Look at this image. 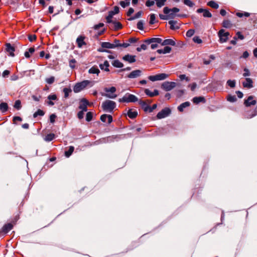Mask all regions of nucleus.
<instances>
[{
    "mask_svg": "<svg viewBox=\"0 0 257 257\" xmlns=\"http://www.w3.org/2000/svg\"><path fill=\"white\" fill-rule=\"evenodd\" d=\"M116 103L110 100H106L102 103V108L105 112L111 113L116 107Z\"/></svg>",
    "mask_w": 257,
    "mask_h": 257,
    "instance_id": "1",
    "label": "nucleus"
},
{
    "mask_svg": "<svg viewBox=\"0 0 257 257\" xmlns=\"http://www.w3.org/2000/svg\"><path fill=\"white\" fill-rule=\"evenodd\" d=\"M138 101V98L134 94L130 93H126L122 97L118 99L120 103H130L135 102Z\"/></svg>",
    "mask_w": 257,
    "mask_h": 257,
    "instance_id": "2",
    "label": "nucleus"
},
{
    "mask_svg": "<svg viewBox=\"0 0 257 257\" xmlns=\"http://www.w3.org/2000/svg\"><path fill=\"white\" fill-rule=\"evenodd\" d=\"M91 82L89 80H83L80 82L77 83L73 87V91L75 93H78L87 87Z\"/></svg>",
    "mask_w": 257,
    "mask_h": 257,
    "instance_id": "3",
    "label": "nucleus"
},
{
    "mask_svg": "<svg viewBox=\"0 0 257 257\" xmlns=\"http://www.w3.org/2000/svg\"><path fill=\"white\" fill-rule=\"evenodd\" d=\"M104 94H102V96H104L107 98L110 99H114L117 97V95L115 94L116 89L115 87L112 86L110 88L105 87L104 88Z\"/></svg>",
    "mask_w": 257,
    "mask_h": 257,
    "instance_id": "4",
    "label": "nucleus"
},
{
    "mask_svg": "<svg viewBox=\"0 0 257 257\" xmlns=\"http://www.w3.org/2000/svg\"><path fill=\"white\" fill-rule=\"evenodd\" d=\"M218 36L219 38V42L223 43L226 42L228 40L229 33L228 32H225L224 29H221L218 32Z\"/></svg>",
    "mask_w": 257,
    "mask_h": 257,
    "instance_id": "5",
    "label": "nucleus"
},
{
    "mask_svg": "<svg viewBox=\"0 0 257 257\" xmlns=\"http://www.w3.org/2000/svg\"><path fill=\"white\" fill-rule=\"evenodd\" d=\"M168 74L166 73H159L155 75H152L148 77L150 80L152 81H156L159 80H165L168 77Z\"/></svg>",
    "mask_w": 257,
    "mask_h": 257,
    "instance_id": "6",
    "label": "nucleus"
},
{
    "mask_svg": "<svg viewBox=\"0 0 257 257\" xmlns=\"http://www.w3.org/2000/svg\"><path fill=\"white\" fill-rule=\"evenodd\" d=\"M171 112V109L168 107H166L158 113L157 115V117L158 119H162L165 118L169 116Z\"/></svg>",
    "mask_w": 257,
    "mask_h": 257,
    "instance_id": "7",
    "label": "nucleus"
},
{
    "mask_svg": "<svg viewBox=\"0 0 257 257\" xmlns=\"http://www.w3.org/2000/svg\"><path fill=\"white\" fill-rule=\"evenodd\" d=\"M176 85V83L174 82L165 81L162 83L161 87L165 90L168 91L175 87Z\"/></svg>",
    "mask_w": 257,
    "mask_h": 257,
    "instance_id": "8",
    "label": "nucleus"
},
{
    "mask_svg": "<svg viewBox=\"0 0 257 257\" xmlns=\"http://www.w3.org/2000/svg\"><path fill=\"white\" fill-rule=\"evenodd\" d=\"M89 105V101L85 98H82L80 101L78 108L85 112L87 111V106Z\"/></svg>",
    "mask_w": 257,
    "mask_h": 257,
    "instance_id": "9",
    "label": "nucleus"
},
{
    "mask_svg": "<svg viewBox=\"0 0 257 257\" xmlns=\"http://www.w3.org/2000/svg\"><path fill=\"white\" fill-rule=\"evenodd\" d=\"M177 15L178 14L173 12H169L167 14H165V15L160 14H159V17L161 20H168L174 19L176 17H177Z\"/></svg>",
    "mask_w": 257,
    "mask_h": 257,
    "instance_id": "10",
    "label": "nucleus"
},
{
    "mask_svg": "<svg viewBox=\"0 0 257 257\" xmlns=\"http://www.w3.org/2000/svg\"><path fill=\"white\" fill-rule=\"evenodd\" d=\"M256 103V101L253 99V97L251 95L249 96L246 99L244 100V104L246 107L254 105Z\"/></svg>",
    "mask_w": 257,
    "mask_h": 257,
    "instance_id": "11",
    "label": "nucleus"
},
{
    "mask_svg": "<svg viewBox=\"0 0 257 257\" xmlns=\"http://www.w3.org/2000/svg\"><path fill=\"white\" fill-rule=\"evenodd\" d=\"M144 42L147 45H149L152 43H159L162 44V39L160 38H152L146 39L144 41Z\"/></svg>",
    "mask_w": 257,
    "mask_h": 257,
    "instance_id": "12",
    "label": "nucleus"
},
{
    "mask_svg": "<svg viewBox=\"0 0 257 257\" xmlns=\"http://www.w3.org/2000/svg\"><path fill=\"white\" fill-rule=\"evenodd\" d=\"M112 44L114 46V48H119V47H122V48H125L130 46L129 43H121L120 42V41L117 39H115L114 40L113 43H112Z\"/></svg>",
    "mask_w": 257,
    "mask_h": 257,
    "instance_id": "13",
    "label": "nucleus"
},
{
    "mask_svg": "<svg viewBox=\"0 0 257 257\" xmlns=\"http://www.w3.org/2000/svg\"><path fill=\"white\" fill-rule=\"evenodd\" d=\"M85 37L83 35L79 36L76 39V43L78 47L81 48L83 45H86V43L84 41Z\"/></svg>",
    "mask_w": 257,
    "mask_h": 257,
    "instance_id": "14",
    "label": "nucleus"
},
{
    "mask_svg": "<svg viewBox=\"0 0 257 257\" xmlns=\"http://www.w3.org/2000/svg\"><path fill=\"white\" fill-rule=\"evenodd\" d=\"M142 71L140 70H136L131 72L127 76L128 78H135L141 76Z\"/></svg>",
    "mask_w": 257,
    "mask_h": 257,
    "instance_id": "15",
    "label": "nucleus"
},
{
    "mask_svg": "<svg viewBox=\"0 0 257 257\" xmlns=\"http://www.w3.org/2000/svg\"><path fill=\"white\" fill-rule=\"evenodd\" d=\"M122 60L130 63L136 62V56L127 54L122 57Z\"/></svg>",
    "mask_w": 257,
    "mask_h": 257,
    "instance_id": "16",
    "label": "nucleus"
},
{
    "mask_svg": "<svg viewBox=\"0 0 257 257\" xmlns=\"http://www.w3.org/2000/svg\"><path fill=\"white\" fill-rule=\"evenodd\" d=\"M100 119L103 122H105L107 119L108 124H110L113 120L112 116L110 114H106L101 115Z\"/></svg>",
    "mask_w": 257,
    "mask_h": 257,
    "instance_id": "17",
    "label": "nucleus"
},
{
    "mask_svg": "<svg viewBox=\"0 0 257 257\" xmlns=\"http://www.w3.org/2000/svg\"><path fill=\"white\" fill-rule=\"evenodd\" d=\"M252 83L253 82L250 78H246L245 81L242 82V85L244 87L249 89L253 87Z\"/></svg>",
    "mask_w": 257,
    "mask_h": 257,
    "instance_id": "18",
    "label": "nucleus"
},
{
    "mask_svg": "<svg viewBox=\"0 0 257 257\" xmlns=\"http://www.w3.org/2000/svg\"><path fill=\"white\" fill-rule=\"evenodd\" d=\"M109 27L110 29H112L115 31H117L121 29L122 28V26L120 23L116 21H114L112 25H109Z\"/></svg>",
    "mask_w": 257,
    "mask_h": 257,
    "instance_id": "19",
    "label": "nucleus"
},
{
    "mask_svg": "<svg viewBox=\"0 0 257 257\" xmlns=\"http://www.w3.org/2000/svg\"><path fill=\"white\" fill-rule=\"evenodd\" d=\"M180 11L179 9L174 7L172 9H170L167 7H166L163 9V12L165 14H167L169 12H173L174 13H177Z\"/></svg>",
    "mask_w": 257,
    "mask_h": 257,
    "instance_id": "20",
    "label": "nucleus"
},
{
    "mask_svg": "<svg viewBox=\"0 0 257 257\" xmlns=\"http://www.w3.org/2000/svg\"><path fill=\"white\" fill-rule=\"evenodd\" d=\"M127 115L130 118L134 119L138 115V111L136 110L129 109L127 111Z\"/></svg>",
    "mask_w": 257,
    "mask_h": 257,
    "instance_id": "21",
    "label": "nucleus"
},
{
    "mask_svg": "<svg viewBox=\"0 0 257 257\" xmlns=\"http://www.w3.org/2000/svg\"><path fill=\"white\" fill-rule=\"evenodd\" d=\"M192 101L195 104H198L200 102L205 103L206 100L203 96H196L193 98Z\"/></svg>",
    "mask_w": 257,
    "mask_h": 257,
    "instance_id": "22",
    "label": "nucleus"
},
{
    "mask_svg": "<svg viewBox=\"0 0 257 257\" xmlns=\"http://www.w3.org/2000/svg\"><path fill=\"white\" fill-rule=\"evenodd\" d=\"M175 41L171 39H165L162 43V45L166 46H168L167 45L175 46Z\"/></svg>",
    "mask_w": 257,
    "mask_h": 257,
    "instance_id": "23",
    "label": "nucleus"
},
{
    "mask_svg": "<svg viewBox=\"0 0 257 257\" xmlns=\"http://www.w3.org/2000/svg\"><path fill=\"white\" fill-rule=\"evenodd\" d=\"M13 227V225L12 223H9L4 225L2 228V231L5 233H7L9 232Z\"/></svg>",
    "mask_w": 257,
    "mask_h": 257,
    "instance_id": "24",
    "label": "nucleus"
},
{
    "mask_svg": "<svg viewBox=\"0 0 257 257\" xmlns=\"http://www.w3.org/2000/svg\"><path fill=\"white\" fill-rule=\"evenodd\" d=\"M6 50L10 53V55L13 57L14 56V52L15 51V48L10 43H7L6 45Z\"/></svg>",
    "mask_w": 257,
    "mask_h": 257,
    "instance_id": "25",
    "label": "nucleus"
},
{
    "mask_svg": "<svg viewBox=\"0 0 257 257\" xmlns=\"http://www.w3.org/2000/svg\"><path fill=\"white\" fill-rule=\"evenodd\" d=\"M99 66L100 68L102 70H104L106 72L109 71V69L108 68V67L109 66V62L107 60H105L103 64H100L99 65Z\"/></svg>",
    "mask_w": 257,
    "mask_h": 257,
    "instance_id": "26",
    "label": "nucleus"
},
{
    "mask_svg": "<svg viewBox=\"0 0 257 257\" xmlns=\"http://www.w3.org/2000/svg\"><path fill=\"white\" fill-rule=\"evenodd\" d=\"M177 22L176 21L170 20L168 22L169 24L170 25V29L172 30H178L180 29V26L176 25Z\"/></svg>",
    "mask_w": 257,
    "mask_h": 257,
    "instance_id": "27",
    "label": "nucleus"
},
{
    "mask_svg": "<svg viewBox=\"0 0 257 257\" xmlns=\"http://www.w3.org/2000/svg\"><path fill=\"white\" fill-rule=\"evenodd\" d=\"M171 48L169 46H165L163 49H158L157 52L159 54H167L169 53L171 51Z\"/></svg>",
    "mask_w": 257,
    "mask_h": 257,
    "instance_id": "28",
    "label": "nucleus"
},
{
    "mask_svg": "<svg viewBox=\"0 0 257 257\" xmlns=\"http://www.w3.org/2000/svg\"><path fill=\"white\" fill-rule=\"evenodd\" d=\"M190 105V103L189 101L183 102L178 106V110L180 112H182L185 108L189 106Z\"/></svg>",
    "mask_w": 257,
    "mask_h": 257,
    "instance_id": "29",
    "label": "nucleus"
},
{
    "mask_svg": "<svg viewBox=\"0 0 257 257\" xmlns=\"http://www.w3.org/2000/svg\"><path fill=\"white\" fill-rule=\"evenodd\" d=\"M88 73L90 74H96L97 75H98L100 70L97 66H94L89 69Z\"/></svg>",
    "mask_w": 257,
    "mask_h": 257,
    "instance_id": "30",
    "label": "nucleus"
},
{
    "mask_svg": "<svg viewBox=\"0 0 257 257\" xmlns=\"http://www.w3.org/2000/svg\"><path fill=\"white\" fill-rule=\"evenodd\" d=\"M8 105L6 102H2L0 104V110L3 112L5 113L8 110Z\"/></svg>",
    "mask_w": 257,
    "mask_h": 257,
    "instance_id": "31",
    "label": "nucleus"
},
{
    "mask_svg": "<svg viewBox=\"0 0 257 257\" xmlns=\"http://www.w3.org/2000/svg\"><path fill=\"white\" fill-rule=\"evenodd\" d=\"M101 46L102 48H105L106 49H113L114 48V46L112 44V43H110L109 42H102L101 43Z\"/></svg>",
    "mask_w": 257,
    "mask_h": 257,
    "instance_id": "32",
    "label": "nucleus"
},
{
    "mask_svg": "<svg viewBox=\"0 0 257 257\" xmlns=\"http://www.w3.org/2000/svg\"><path fill=\"white\" fill-rule=\"evenodd\" d=\"M112 65L116 68H122L123 67V63L120 62L118 60H115L113 61L112 62Z\"/></svg>",
    "mask_w": 257,
    "mask_h": 257,
    "instance_id": "33",
    "label": "nucleus"
},
{
    "mask_svg": "<svg viewBox=\"0 0 257 257\" xmlns=\"http://www.w3.org/2000/svg\"><path fill=\"white\" fill-rule=\"evenodd\" d=\"M74 150V147L73 146H70L67 151L65 152V155L66 157H69L72 154Z\"/></svg>",
    "mask_w": 257,
    "mask_h": 257,
    "instance_id": "34",
    "label": "nucleus"
},
{
    "mask_svg": "<svg viewBox=\"0 0 257 257\" xmlns=\"http://www.w3.org/2000/svg\"><path fill=\"white\" fill-rule=\"evenodd\" d=\"M142 14H143V12L140 11L137 12L134 16L128 19V21H133L136 19L139 18L140 17H141Z\"/></svg>",
    "mask_w": 257,
    "mask_h": 257,
    "instance_id": "35",
    "label": "nucleus"
},
{
    "mask_svg": "<svg viewBox=\"0 0 257 257\" xmlns=\"http://www.w3.org/2000/svg\"><path fill=\"white\" fill-rule=\"evenodd\" d=\"M207 5L213 9H217L219 7V5L214 1H211L207 3Z\"/></svg>",
    "mask_w": 257,
    "mask_h": 257,
    "instance_id": "36",
    "label": "nucleus"
},
{
    "mask_svg": "<svg viewBox=\"0 0 257 257\" xmlns=\"http://www.w3.org/2000/svg\"><path fill=\"white\" fill-rule=\"evenodd\" d=\"M63 91L64 93V97L67 98L68 97L69 93L72 92V90L70 88L65 87L63 89Z\"/></svg>",
    "mask_w": 257,
    "mask_h": 257,
    "instance_id": "37",
    "label": "nucleus"
},
{
    "mask_svg": "<svg viewBox=\"0 0 257 257\" xmlns=\"http://www.w3.org/2000/svg\"><path fill=\"white\" fill-rule=\"evenodd\" d=\"M167 0H155L156 5L158 8H161L165 5Z\"/></svg>",
    "mask_w": 257,
    "mask_h": 257,
    "instance_id": "38",
    "label": "nucleus"
},
{
    "mask_svg": "<svg viewBox=\"0 0 257 257\" xmlns=\"http://www.w3.org/2000/svg\"><path fill=\"white\" fill-rule=\"evenodd\" d=\"M55 138V135L54 134H49L46 135L45 140L47 142H50L54 140Z\"/></svg>",
    "mask_w": 257,
    "mask_h": 257,
    "instance_id": "39",
    "label": "nucleus"
},
{
    "mask_svg": "<svg viewBox=\"0 0 257 257\" xmlns=\"http://www.w3.org/2000/svg\"><path fill=\"white\" fill-rule=\"evenodd\" d=\"M45 114V112L43 110H41V109H38L37 110V111H36L34 114H33V117L34 118H36L38 116L40 115V116H43Z\"/></svg>",
    "mask_w": 257,
    "mask_h": 257,
    "instance_id": "40",
    "label": "nucleus"
},
{
    "mask_svg": "<svg viewBox=\"0 0 257 257\" xmlns=\"http://www.w3.org/2000/svg\"><path fill=\"white\" fill-rule=\"evenodd\" d=\"M236 15L239 18H242L243 16L248 17L250 16V14L247 12H237Z\"/></svg>",
    "mask_w": 257,
    "mask_h": 257,
    "instance_id": "41",
    "label": "nucleus"
},
{
    "mask_svg": "<svg viewBox=\"0 0 257 257\" xmlns=\"http://www.w3.org/2000/svg\"><path fill=\"white\" fill-rule=\"evenodd\" d=\"M256 114V111H255V110H254L252 112H247L245 114V116L247 118H251L253 117V116H255Z\"/></svg>",
    "mask_w": 257,
    "mask_h": 257,
    "instance_id": "42",
    "label": "nucleus"
},
{
    "mask_svg": "<svg viewBox=\"0 0 257 257\" xmlns=\"http://www.w3.org/2000/svg\"><path fill=\"white\" fill-rule=\"evenodd\" d=\"M226 83L230 87L234 88L235 86L236 82L235 80H228Z\"/></svg>",
    "mask_w": 257,
    "mask_h": 257,
    "instance_id": "43",
    "label": "nucleus"
},
{
    "mask_svg": "<svg viewBox=\"0 0 257 257\" xmlns=\"http://www.w3.org/2000/svg\"><path fill=\"white\" fill-rule=\"evenodd\" d=\"M156 16L154 14H151L150 15V21L149 24L150 25H153L156 23Z\"/></svg>",
    "mask_w": 257,
    "mask_h": 257,
    "instance_id": "44",
    "label": "nucleus"
},
{
    "mask_svg": "<svg viewBox=\"0 0 257 257\" xmlns=\"http://www.w3.org/2000/svg\"><path fill=\"white\" fill-rule=\"evenodd\" d=\"M14 107L17 110H20L21 107V102L20 100H17L14 104Z\"/></svg>",
    "mask_w": 257,
    "mask_h": 257,
    "instance_id": "45",
    "label": "nucleus"
},
{
    "mask_svg": "<svg viewBox=\"0 0 257 257\" xmlns=\"http://www.w3.org/2000/svg\"><path fill=\"white\" fill-rule=\"evenodd\" d=\"M231 25V24L230 21H229L228 20H224L222 22V26L224 28H228L230 27Z\"/></svg>",
    "mask_w": 257,
    "mask_h": 257,
    "instance_id": "46",
    "label": "nucleus"
},
{
    "mask_svg": "<svg viewBox=\"0 0 257 257\" xmlns=\"http://www.w3.org/2000/svg\"><path fill=\"white\" fill-rule=\"evenodd\" d=\"M93 118V113L92 112H88L86 115V120L88 122L92 120Z\"/></svg>",
    "mask_w": 257,
    "mask_h": 257,
    "instance_id": "47",
    "label": "nucleus"
},
{
    "mask_svg": "<svg viewBox=\"0 0 257 257\" xmlns=\"http://www.w3.org/2000/svg\"><path fill=\"white\" fill-rule=\"evenodd\" d=\"M227 100L231 102H234L236 101L237 98L235 95H228L227 97Z\"/></svg>",
    "mask_w": 257,
    "mask_h": 257,
    "instance_id": "48",
    "label": "nucleus"
},
{
    "mask_svg": "<svg viewBox=\"0 0 257 257\" xmlns=\"http://www.w3.org/2000/svg\"><path fill=\"white\" fill-rule=\"evenodd\" d=\"M203 16L205 18H211L212 17V14L208 10L204 9V11H203Z\"/></svg>",
    "mask_w": 257,
    "mask_h": 257,
    "instance_id": "49",
    "label": "nucleus"
},
{
    "mask_svg": "<svg viewBox=\"0 0 257 257\" xmlns=\"http://www.w3.org/2000/svg\"><path fill=\"white\" fill-rule=\"evenodd\" d=\"M183 3L189 7H193L194 6V4L190 0H183Z\"/></svg>",
    "mask_w": 257,
    "mask_h": 257,
    "instance_id": "50",
    "label": "nucleus"
},
{
    "mask_svg": "<svg viewBox=\"0 0 257 257\" xmlns=\"http://www.w3.org/2000/svg\"><path fill=\"white\" fill-rule=\"evenodd\" d=\"M119 4L123 8H125V7H126L130 5V2L128 1H120L119 3Z\"/></svg>",
    "mask_w": 257,
    "mask_h": 257,
    "instance_id": "51",
    "label": "nucleus"
},
{
    "mask_svg": "<svg viewBox=\"0 0 257 257\" xmlns=\"http://www.w3.org/2000/svg\"><path fill=\"white\" fill-rule=\"evenodd\" d=\"M137 28L140 30L144 29V22L142 20H140L138 22Z\"/></svg>",
    "mask_w": 257,
    "mask_h": 257,
    "instance_id": "52",
    "label": "nucleus"
},
{
    "mask_svg": "<svg viewBox=\"0 0 257 257\" xmlns=\"http://www.w3.org/2000/svg\"><path fill=\"white\" fill-rule=\"evenodd\" d=\"M155 0H147L146 2V6L148 7H150L154 5Z\"/></svg>",
    "mask_w": 257,
    "mask_h": 257,
    "instance_id": "53",
    "label": "nucleus"
},
{
    "mask_svg": "<svg viewBox=\"0 0 257 257\" xmlns=\"http://www.w3.org/2000/svg\"><path fill=\"white\" fill-rule=\"evenodd\" d=\"M195 33V31L193 29H190L189 30L187 31V32H186V36L188 37H192L194 34Z\"/></svg>",
    "mask_w": 257,
    "mask_h": 257,
    "instance_id": "54",
    "label": "nucleus"
},
{
    "mask_svg": "<svg viewBox=\"0 0 257 257\" xmlns=\"http://www.w3.org/2000/svg\"><path fill=\"white\" fill-rule=\"evenodd\" d=\"M193 40L195 43L197 44H201L202 42V40L200 38L199 36H195L193 38Z\"/></svg>",
    "mask_w": 257,
    "mask_h": 257,
    "instance_id": "55",
    "label": "nucleus"
},
{
    "mask_svg": "<svg viewBox=\"0 0 257 257\" xmlns=\"http://www.w3.org/2000/svg\"><path fill=\"white\" fill-rule=\"evenodd\" d=\"M54 80H55V78L53 76H51V77L48 78L46 79V82L49 84H52L54 82Z\"/></svg>",
    "mask_w": 257,
    "mask_h": 257,
    "instance_id": "56",
    "label": "nucleus"
},
{
    "mask_svg": "<svg viewBox=\"0 0 257 257\" xmlns=\"http://www.w3.org/2000/svg\"><path fill=\"white\" fill-rule=\"evenodd\" d=\"M76 62V61L75 59H72L70 60L69 61V66H70L71 68H72V69L74 68H75V64H75Z\"/></svg>",
    "mask_w": 257,
    "mask_h": 257,
    "instance_id": "57",
    "label": "nucleus"
},
{
    "mask_svg": "<svg viewBox=\"0 0 257 257\" xmlns=\"http://www.w3.org/2000/svg\"><path fill=\"white\" fill-rule=\"evenodd\" d=\"M56 115L55 114L53 113L50 116V121L51 123H53L55 121V118H56Z\"/></svg>",
    "mask_w": 257,
    "mask_h": 257,
    "instance_id": "58",
    "label": "nucleus"
},
{
    "mask_svg": "<svg viewBox=\"0 0 257 257\" xmlns=\"http://www.w3.org/2000/svg\"><path fill=\"white\" fill-rule=\"evenodd\" d=\"M138 102H139V104L140 105H141V106L142 107V108H144L145 107V106H146L147 105H148L147 103L146 102H145V101L144 100H142L141 99L140 100H139L138 99Z\"/></svg>",
    "mask_w": 257,
    "mask_h": 257,
    "instance_id": "59",
    "label": "nucleus"
},
{
    "mask_svg": "<svg viewBox=\"0 0 257 257\" xmlns=\"http://www.w3.org/2000/svg\"><path fill=\"white\" fill-rule=\"evenodd\" d=\"M85 111H82V110H80L79 111L78 113H77V117L79 119H81L83 118L84 117V113Z\"/></svg>",
    "mask_w": 257,
    "mask_h": 257,
    "instance_id": "60",
    "label": "nucleus"
},
{
    "mask_svg": "<svg viewBox=\"0 0 257 257\" xmlns=\"http://www.w3.org/2000/svg\"><path fill=\"white\" fill-rule=\"evenodd\" d=\"M47 98L50 100H55L57 98L56 95L54 94L48 95Z\"/></svg>",
    "mask_w": 257,
    "mask_h": 257,
    "instance_id": "61",
    "label": "nucleus"
},
{
    "mask_svg": "<svg viewBox=\"0 0 257 257\" xmlns=\"http://www.w3.org/2000/svg\"><path fill=\"white\" fill-rule=\"evenodd\" d=\"M37 38V37L35 35H30L28 36V39L30 42H33L35 41Z\"/></svg>",
    "mask_w": 257,
    "mask_h": 257,
    "instance_id": "62",
    "label": "nucleus"
},
{
    "mask_svg": "<svg viewBox=\"0 0 257 257\" xmlns=\"http://www.w3.org/2000/svg\"><path fill=\"white\" fill-rule=\"evenodd\" d=\"M243 71H244V73L243 74V76L244 77H246V76H248L250 75V72L248 69L245 68L244 69Z\"/></svg>",
    "mask_w": 257,
    "mask_h": 257,
    "instance_id": "63",
    "label": "nucleus"
},
{
    "mask_svg": "<svg viewBox=\"0 0 257 257\" xmlns=\"http://www.w3.org/2000/svg\"><path fill=\"white\" fill-rule=\"evenodd\" d=\"M144 91L147 95L150 97H153V92H151L149 89H145Z\"/></svg>",
    "mask_w": 257,
    "mask_h": 257,
    "instance_id": "64",
    "label": "nucleus"
}]
</instances>
